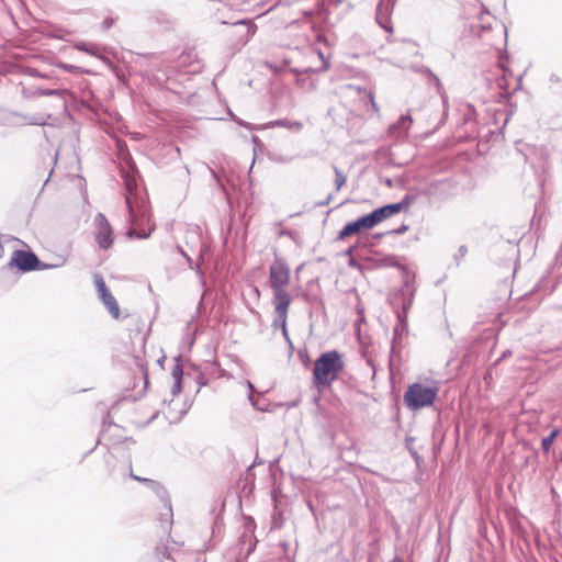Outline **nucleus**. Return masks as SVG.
<instances>
[{"instance_id": "1", "label": "nucleus", "mask_w": 562, "mask_h": 562, "mask_svg": "<svg viewBox=\"0 0 562 562\" xmlns=\"http://www.w3.org/2000/svg\"><path fill=\"white\" fill-rule=\"evenodd\" d=\"M413 202V198L406 194L402 201L397 203L386 204L379 209H375L371 213L359 217L358 220L350 222L339 232L338 239H344L347 236L359 233L361 229H370L381 223L383 220L406 210Z\"/></svg>"}, {"instance_id": "2", "label": "nucleus", "mask_w": 562, "mask_h": 562, "mask_svg": "<svg viewBox=\"0 0 562 562\" xmlns=\"http://www.w3.org/2000/svg\"><path fill=\"white\" fill-rule=\"evenodd\" d=\"M344 368L345 363L337 350L322 353L314 362V383L319 386L329 387L337 380Z\"/></svg>"}, {"instance_id": "3", "label": "nucleus", "mask_w": 562, "mask_h": 562, "mask_svg": "<svg viewBox=\"0 0 562 562\" xmlns=\"http://www.w3.org/2000/svg\"><path fill=\"white\" fill-rule=\"evenodd\" d=\"M290 279V267L282 258L277 257L269 268V283L273 291L272 301H292L291 295L285 290V286L289 284Z\"/></svg>"}, {"instance_id": "4", "label": "nucleus", "mask_w": 562, "mask_h": 562, "mask_svg": "<svg viewBox=\"0 0 562 562\" xmlns=\"http://www.w3.org/2000/svg\"><path fill=\"white\" fill-rule=\"evenodd\" d=\"M413 290L405 284L395 295L393 304L396 305L397 324L394 327V340L401 339L407 333V312L413 304Z\"/></svg>"}, {"instance_id": "5", "label": "nucleus", "mask_w": 562, "mask_h": 562, "mask_svg": "<svg viewBox=\"0 0 562 562\" xmlns=\"http://www.w3.org/2000/svg\"><path fill=\"white\" fill-rule=\"evenodd\" d=\"M438 389L424 385L422 383H414L408 386L404 394V402L411 409H419L425 406H430L437 397Z\"/></svg>"}, {"instance_id": "6", "label": "nucleus", "mask_w": 562, "mask_h": 562, "mask_svg": "<svg viewBox=\"0 0 562 562\" xmlns=\"http://www.w3.org/2000/svg\"><path fill=\"white\" fill-rule=\"evenodd\" d=\"M305 15L310 18V25L315 33L316 40L327 44V40L324 33L331 26L328 21V11L324 8V3L317 11L305 12Z\"/></svg>"}, {"instance_id": "7", "label": "nucleus", "mask_w": 562, "mask_h": 562, "mask_svg": "<svg viewBox=\"0 0 562 562\" xmlns=\"http://www.w3.org/2000/svg\"><path fill=\"white\" fill-rule=\"evenodd\" d=\"M97 226L95 240L100 248L109 249L113 245V229L104 214L98 213L94 218Z\"/></svg>"}, {"instance_id": "8", "label": "nucleus", "mask_w": 562, "mask_h": 562, "mask_svg": "<svg viewBox=\"0 0 562 562\" xmlns=\"http://www.w3.org/2000/svg\"><path fill=\"white\" fill-rule=\"evenodd\" d=\"M231 36L236 38L235 45L238 47L245 46L252 35L256 33L257 26L249 20H238L233 24Z\"/></svg>"}, {"instance_id": "9", "label": "nucleus", "mask_w": 562, "mask_h": 562, "mask_svg": "<svg viewBox=\"0 0 562 562\" xmlns=\"http://www.w3.org/2000/svg\"><path fill=\"white\" fill-rule=\"evenodd\" d=\"M397 0H380L376 7V23L387 33H393L391 16Z\"/></svg>"}, {"instance_id": "10", "label": "nucleus", "mask_w": 562, "mask_h": 562, "mask_svg": "<svg viewBox=\"0 0 562 562\" xmlns=\"http://www.w3.org/2000/svg\"><path fill=\"white\" fill-rule=\"evenodd\" d=\"M12 267H18L22 271H32L37 269L40 260L32 251L15 250L9 262Z\"/></svg>"}, {"instance_id": "11", "label": "nucleus", "mask_w": 562, "mask_h": 562, "mask_svg": "<svg viewBox=\"0 0 562 562\" xmlns=\"http://www.w3.org/2000/svg\"><path fill=\"white\" fill-rule=\"evenodd\" d=\"M124 183H125V201L128 209V216L132 224L136 223V212L135 207L138 206V201L136 198V180L128 176H124Z\"/></svg>"}, {"instance_id": "12", "label": "nucleus", "mask_w": 562, "mask_h": 562, "mask_svg": "<svg viewBox=\"0 0 562 562\" xmlns=\"http://www.w3.org/2000/svg\"><path fill=\"white\" fill-rule=\"evenodd\" d=\"M292 301L286 300H280V301H272V304L274 306V312L277 314L272 327L273 328H284L286 326L288 322V312L289 307Z\"/></svg>"}, {"instance_id": "13", "label": "nucleus", "mask_w": 562, "mask_h": 562, "mask_svg": "<svg viewBox=\"0 0 562 562\" xmlns=\"http://www.w3.org/2000/svg\"><path fill=\"white\" fill-rule=\"evenodd\" d=\"M308 53L312 57H317L322 65L317 68H313L312 66H306L302 68H291V71L294 74H308V72H318V71H326L329 68V61L325 58L323 52L315 47H310Z\"/></svg>"}, {"instance_id": "14", "label": "nucleus", "mask_w": 562, "mask_h": 562, "mask_svg": "<svg viewBox=\"0 0 562 562\" xmlns=\"http://www.w3.org/2000/svg\"><path fill=\"white\" fill-rule=\"evenodd\" d=\"M204 241L199 226L189 227L186 232V244L190 247L200 245Z\"/></svg>"}, {"instance_id": "15", "label": "nucleus", "mask_w": 562, "mask_h": 562, "mask_svg": "<svg viewBox=\"0 0 562 562\" xmlns=\"http://www.w3.org/2000/svg\"><path fill=\"white\" fill-rule=\"evenodd\" d=\"M101 301L103 302V304L108 308V311L111 314V316L113 318L117 319L120 317V307H119V304H117L115 297L111 294V292H109L108 294L103 295L101 297Z\"/></svg>"}, {"instance_id": "16", "label": "nucleus", "mask_w": 562, "mask_h": 562, "mask_svg": "<svg viewBox=\"0 0 562 562\" xmlns=\"http://www.w3.org/2000/svg\"><path fill=\"white\" fill-rule=\"evenodd\" d=\"M75 48L77 50H80V52H85L87 54H90L92 56H97V57H100L101 56V47L95 45V44H92V43H87V42H79L75 45Z\"/></svg>"}, {"instance_id": "17", "label": "nucleus", "mask_w": 562, "mask_h": 562, "mask_svg": "<svg viewBox=\"0 0 562 562\" xmlns=\"http://www.w3.org/2000/svg\"><path fill=\"white\" fill-rule=\"evenodd\" d=\"M271 126H280L286 127L294 131H300L303 127V124L299 121H289V120H278L270 123Z\"/></svg>"}, {"instance_id": "18", "label": "nucleus", "mask_w": 562, "mask_h": 562, "mask_svg": "<svg viewBox=\"0 0 562 562\" xmlns=\"http://www.w3.org/2000/svg\"><path fill=\"white\" fill-rule=\"evenodd\" d=\"M93 279H94V285H95L97 292L99 294V297L101 299L103 295L108 294L110 291L108 290L106 284L100 274H94Z\"/></svg>"}, {"instance_id": "19", "label": "nucleus", "mask_w": 562, "mask_h": 562, "mask_svg": "<svg viewBox=\"0 0 562 562\" xmlns=\"http://www.w3.org/2000/svg\"><path fill=\"white\" fill-rule=\"evenodd\" d=\"M177 250L186 259L190 269L194 270L199 276L203 274L200 266L193 265L192 258L183 250L181 246H177Z\"/></svg>"}, {"instance_id": "20", "label": "nucleus", "mask_w": 562, "mask_h": 562, "mask_svg": "<svg viewBox=\"0 0 562 562\" xmlns=\"http://www.w3.org/2000/svg\"><path fill=\"white\" fill-rule=\"evenodd\" d=\"M559 434L558 429H553L549 436L544 437L541 441V447L544 452H548L551 449V446Z\"/></svg>"}, {"instance_id": "21", "label": "nucleus", "mask_w": 562, "mask_h": 562, "mask_svg": "<svg viewBox=\"0 0 562 562\" xmlns=\"http://www.w3.org/2000/svg\"><path fill=\"white\" fill-rule=\"evenodd\" d=\"M336 190L339 191L347 181V177L337 167H334Z\"/></svg>"}, {"instance_id": "22", "label": "nucleus", "mask_w": 562, "mask_h": 562, "mask_svg": "<svg viewBox=\"0 0 562 562\" xmlns=\"http://www.w3.org/2000/svg\"><path fill=\"white\" fill-rule=\"evenodd\" d=\"M66 93H67L66 90H58V89H42V88H40L36 90V94L46 95V97H50V95L64 97Z\"/></svg>"}, {"instance_id": "23", "label": "nucleus", "mask_w": 562, "mask_h": 562, "mask_svg": "<svg viewBox=\"0 0 562 562\" xmlns=\"http://www.w3.org/2000/svg\"><path fill=\"white\" fill-rule=\"evenodd\" d=\"M413 123V119L409 114H403L397 124L392 126V128H397V127H403L405 131H407L409 128V126L412 125Z\"/></svg>"}, {"instance_id": "24", "label": "nucleus", "mask_w": 562, "mask_h": 562, "mask_svg": "<svg viewBox=\"0 0 562 562\" xmlns=\"http://www.w3.org/2000/svg\"><path fill=\"white\" fill-rule=\"evenodd\" d=\"M171 375L173 380H182L183 370L179 358L176 359V363L171 370Z\"/></svg>"}, {"instance_id": "25", "label": "nucleus", "mask_w": 562, "mask_h": 562, "mask_svg": "<svg viewBox=\"0 0 562 562\" xmlns=\"http://www.w3.org/2000/svg\"><path fill=\"white\" fill-rule=\"evenodd\" d=\"M209 250H210V247H209V245L205 241L200 244L198 263L195 266H200L201 267L202 262L204 261V257L209 252Z\"/></svg>"}, {"instance_id": "26", "label": "nucleus", "mask_w": 562, "mask_h": 562, "mask_svg": "<svg viewBox=\"0 0 562 562\" xmlns=\"http://www.w3.org/2000/svg\"><path fill=\"white\" fill-rule=\"evenodd\" d=\"M151 232H153V228H150L148 232H143V233H139V232H137V231H136V229H134V228H130V229L127 231V236H128V237H137V238L143 239V238H147V237H149V236H150V234H151Z\"/></svg>"}, {"instance_id": "27", "label": "nucleus", "mask_w": 562, "mask_h": 562, "mask_svg": "<svg viewBox=\"0 0 562 562\" xmlns=\"http://www.w3.org/2000/svg\"><path fill=\"white\" fill-rule=\"evenodd\" d=\"M133 479L136 480V481H139V482H145L147 483L148 485H153V486H157V490L158 491H161L162 494H165V488L164 486H161L158 482L156 481H153V480H149V479H146V477H140V476H137V475H133Z\"/></svg>"}, {"instance_id": "28", "label": "nucleus", "mask_w": 562, "mask_h": 562, "mask_svg": "<svg viewBox=\"0 0 562 562\" xmlns=\"http://www.w3.org/2000/svg\"><path fill=\"white\" fill-rule=\"evenodd\" d=\"M266 65L271 70L278 72V71H282L289 65V60L288 59H283L281 65H274V64H271V63H267Z\"/></svg>"}, {"instance_id": "29", "label": "nucleus", "mask_w": 562, "mask_h": 562, "mask_svg": "<svg viewBox=\"0 0 562 562\" xmlns=\"http://www.w3.org/2000/svg\"><path fill=\"white\" fill-rule=\"evenodd\" d=\"M181 381L182 380H173V385L171 389L172 395H177L181 392Z\"/></svg>"}, {"instance_id": "30", "label": "nucleus", "mask_w": 562, "mask_h": 562, "mask_svg": "<svg viewBox=\"0 0 562 562\" xmlns=\"http://www.w3.org/2000/svg\"><path fill=\"white\" fill-rule=\"evenodd\" d=\"M282 527V521L279 518V515L276 513L272 516V528L279 529Z\"/></svg>"}, {"instance_id": "31", "label": "nucleus", "mask_w": 562, "mask_h": 562, "mask_svg": "<svg viewBox=\"0 0 562 562\" xmlns=\"http://www.w3.org/2000/svg\"><path fill=\"white\" fill-rule=\"evenodd\" d=\"M407 229H408V226L403 224L398 228L393 229L391 233L392 234H404Z\"/></svg>"}, {"instance_id": "32", "label": "nucleus", "mask_w": 562, "mask_h": 562, "mask_svg": "<svg viewBox=\"0 0 562 562\" xmlns=\"http://www.w3.org/2000/svg\"><path fill=\"white\" fill-rule=\"evenodd\" d=\"M114 21L113 19H105L103 22H102V27L104 30H108L110 29L112 25H113Z\"/></svg>"}, {"instance_id": "33", "label": "nucleus", "mask_w": 562, "mask_h": 562, "mask_svg": "<svg viewBox=\"0 0 562 562\" xmlns=\"http://www.w3.org/2000/svg\"><path fill=\"white\" fill-rule=\"evenodd\" d=\"M368 98H369V101H370V103H371V105H372L373 110H374L375 112H378V106H376V103H375V101H374V97H373L372 92H368Z\"/></svg>"}, {"instance_id": "34", "label": "nucleus", "mask_w": 562, "mask_h": 562, "mask_svg": "<svg viewBox=\"0 0 562 562\" xmlns=\"http://www.w3.org/2000/svg\"><path fill=\"white\" fill-rule=\"evenodd\" d=\"M282 335H283L284 339L286 340V342H288L290 346H292V342H291V339H290V337H289V333H288V328H286V326H285L284 328H282Z\"/></svg>"}, {"instance_id": "35", "label": "nucleus", "mask_w": 562, "mask_h": 562, "mask_svg": "<svg viewBox=\"0 0 562 562\" xmlns=\"http://www.w3.org/2000/svg\"><path fill=\"white\" fill-rule=\"evenodd\" d=\"M235 122H236L238 125L244 126V127H246V128H248V130H251V128H252V127H251V125H250L249 123L244 122L243 120L236 119V120H235Z\"/></svg>"}, {"instance_id": "36", "label": "nucleus", "mask_w": 562, "mask_h": 562, "mask_svg": "<svg viewBox=\"0 0 562 562\" xmlns=\"http://www.w3.org/2000/svg\"><path fill=\"white\" fill-rule=\"evenodd\" d=\"M331 199H333V195H331V194H329V195L326 198V200L318 202V203H317V206H325V205L329 204V203H330V201H331Z\"/></svg>"}, {"instance_id": "37", "label": "nucleus", "mask_w": 562, "mask_h": 562, "mask_svg": "<svg viewBox=\"0 0 562 562\" xmlns=\"http://www.w3.org/2000/svg\"><path fill=\"white\" fill-rule=\"evenodd\" d=\"M149 487L160 497V498H164L165 496H167V492L165 491V494H162L161 491H158L157 490V486H153V485H149Z\"/></svg>"}, {"instance_id": "38", "label": "nucleus", "mask_w": 562, "mask_h": 562, "mask_svg": "<svg viewBox=\"0 0 562 562\" xmlns=\"http://www.w3.org/2000/svg\"><path fill=\"white\" fill-rule=\"evenodd\" d=\"M323 2H327L329 4H333L335 7L339 5L341 3V0H323Z\"/></svg>"}, {"instance_id": "39", "label": "nucleus", "mask_w": 562, "mask_h": 562, "mask_svg": "<svg viewBox=\"0 0 562 562\" xmlns=\"http://www.w3.org/2000/svg\"><path fill=\"white\" fill-rule=\"evenodd\" d=\"M353 250H355V246L352 247H349L346 251H345V255L352 258V254H353Z\"/></svg>"}, {"instance_id": "40", "label": "nucleus", "mask_w": 562, "mask_h": 562, "mask_svg": "<svg viewBox=\"0 0 562 562\" xmlns=\"http://www.w3.org/2000/svg\"><path fill=\"white\" fill-rule=\"evenodd\" d=\"M348 265H349L350 267H353V268L358 267V263H357V261H356L353 258H350V259H349Z\"/></svg>"}, {"instance_id": "41", "label": "nucleus", "mask_w": 562, "mask_h": 562, "mask_svg": "<svg viewBox=\"0 0 562 562\" xmlns=\"http://www.w3.org/2000/svg\"><path fill=\"white\" fill-rule=\"evenodd\" d=\"M30 124H33V125H44L45 123L44 122H41V121H36V120H30L29 122Z\"/></svg>"}, {"instance_id": "42", "label": "nucleus", "mask_w": 562, "mask_h": 562, "mask_svg": "<svg viewBox=\"0 0 562 562\" xmlns=\"http://www.w3.org/2000/svg\"><path fill=\"white\" fill-rule=\"evenodd\" d=\"M431 76L434 77V79L436 80L437 85L439 86L440 85V81L438 79V77H436L435 75L431 74Z\"/></svg>"}, {"instance_id": "43", "label": "nucleus", "mask_w": 562, "mask_h": 562, "mask_svg": "<svg viewBox=\"0 0 562 562\" xmlns=\"http://www.w3.org/2000/svg\"><path fill=\"white\" fill-rule=\"evenodd\" d=\"M247 387H249L250 390H252V384L250 382L247 383Z\"/></svg>"}, {"instance_id": "44", "label": "nucleus", "mask_w": 562, "mask_h": 562, "mask_svg": "<svg viewBox=\"0 0 562 562\" xmlns=\"http://www.w3.org/2000/svg\"><path fill=\"white\" fill-rule=\"evenodd\" d=\"M509 353H510L509 351L504 352V353H503V357H508V355H509Z\"/></svg>"}]
</instances>
